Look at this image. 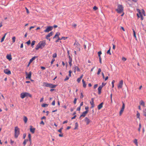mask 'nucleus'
Segmentation results:
<instances>
[{"label":"nucleus","instance_id":"13","mask_svg":"<svg viewBox=\"0 0 146 146\" xmlns=\"http://www.w3.org/2000/svg\"><path fill=\"white\" fill-rule=\"evenodd\" d=\"M92 101L90 102V103L92 105L91 108H93L94 107V99L92 98L91 99Z\"/></svg>","mask_w":146,"mask_h":146},{"label":"nucleus","instance_id":"41","mask_svg":"<svg viewBox=\"0 0 146 146\" xmlns=\"http://www.w3.org/2000/svg\"><path fill=\"white\" fill-rule=\"evenodd\" d=\"M115 83V80H113L111 82V84L112 85V88H113L114 87V83Z\"/></svg>","mask_w":146,"mask_h":146},{"label":"nucleus","instance_id":"7","mask_svg":"<svg viewBox=\"0 0 146 146\" xmlns=\"http://www.w3.org/2000/svg\"><path fill=\"white\" fill-rule=\"evenodd\" d=\"M53 27L52 26H48L47 27L46 29L44 31V32L48 33L52 30Z\"/></svg>","mask_w":146,"mask_h":146},{"label":"nucleus","instance_id":"14","mask_svg":"<svg viewBox=\"0 0 146 146\" xmlns=\"http://www.w3.org/2000/svg\"><path fill=\"white\" fill-rule=\"evenodd\" d=\"M69 60L68 61V63H69V65H70V66L71 67V66L72 65V58L71 57V56H69Z\"/></svg>","mask_w":146,"mask_h":146},{"label":"nucleus","instance_id":"64","mask_svg":"<svg viewBox=\"0 0 146 146\" xmlns=\"http://www.w3.org/2000/svg\"><path fill=\"white\" fill-rule=\"evenodd\" d=\"M26 134H24L23 135V138L25 139L26 137Z\"/></svg>","mask_w":146,"mask_h":146},{"label":"nucleus","instance_id":"48","mask_svg":"<svg viewBox=\"0 0 146 146\" xmlns=\"http://www.w3.org/2000/svg\"><path fill=\"white\" fill-rule=\"evenodd\" d=\"M26 43L28 44V45H29L31 44V41L30 40H29L28 41H27V42H26Z\"/></svg>","mask_w":146,"mask_h":146},{"label":"nucleus","instance_id":"32","mask_svg":"<svg viewBox=\"0 0 146 146\" xmlns=\"http://www.w3.org/2000/svg\"><path fill=\"white\" fill-rule=\"evenodd\" d=\"M78 127V124L77 122H76L75 124V127L74 128V129H77Z\"/></svg>","mask_w":146,"mask_h":146},{"label":"nucleus","instance_id":"9","mask_svg":"<svg viewBox=\"0 0 146 146\" xmlns=\"http://www.w3.org/2000/svg\"><path fill=\"white\" fill-rule=\"evenodd\" d=\"M74 45L75 47H77L79 49V50H80V44L78 42L76 41Z\"/></svg>","mask_w":146,"mask_h":146},{"label":"nucleus","instance_id":"20","mask_svg":"<svg viewBox=\"0 0 146 146\" xmlns=\"http://www.w3.org/2000/svg\"><path fill=\"white\" fill-rule=\"evenodd\" d=\"M31 128H30V131L33 133H34L35 132V128H32V126H30Z\"/></svg>","mask_w":146,"mask_h":146},{"label":"nucleus","instance_id":"50","mask_svg":"<svg viewBox=\"0 0 146 146\" xmlns=\"http://www.w3.org/2000/svg\"><path fill=\"white\" fill-rule=\"evenodd\" d=\"M77 99L76 98H75L74 99V104H76Z\"/></svg>","mask_w":146,"mask_h":146},{"label":"nucleus","instance_id":"35","mask_svg":"<svg viewBox=\"0 0 146 146\" xmlns=\"http://www.w3.org/2000/svg\"><path fill=\"white\" fill-rule=\"evenodd\" d=\"M110 49H111V47H110V49L108 51H107V53L108 54H109L110 55H111V53L110 52Z\"/></svg>","mask_w":146,"mask_h":146},{"label":"nucleus","instance_id":"26","mask_svg":"<svg viewBox=\"0 0 146 146\" xmlns=\"http://www.w3.org/2000/svg\"><path fill=\"white\" fill-rule=\"evenodd\" d=\"M82 82L83 83V87L85 88L86 87V83L84 81V79L82 80Z\"/></svg>","mask_w":146,"mask_h":146},{"label":"nucleus","instance_id":"59","mask_svg":"<svg viewBox=\"0 0 146 146\" xmlns=\"http://www.w3.org/2000/svg\"><path fill=\"white\" fill-rule=\"evenodd\" d=\"M57 38H58V39L56 41V42H58L59 40H61V38H59V36Z\"/></svg>","mask_w":146,"mask_h":146},{"label":"nucleus","instance_id":"58","mask_svg":"<svg viewBox=\"0 0 146 146\" xmlns=\"http://www.w3.org/2000/svg\"><path fill=\"white\" fill-rule=\"evenodd\" d=\"M14 141H13L11 139L10 140V143H11V145H13L14 143Z\"/></svg>","mask_w":146,"mask_h":146},{"label":"nucleus","instance_id":"52","mask_svg":"<svg viewBox=\"0 0 146 146\" xmlns=\"http://www.w3.org/2000/svg\"><path fill=\"white\" fill-rule=\"evenodd\" d=\"M122 60L123 61H125L126 60V58L124 57H123L122 58Z\"/></svg>","mask_w":146,"mask_h":146},{"label":"nucleus","instance_id":"63","mask_svg":"<svg viewBox=\"0 0 146 146\" xmlns=\"http://www.w3.org/2000/svg\"><path fill=\"white\" fill-rule=\"evenodd\" d=\"M58 135L60 137H62L63 136V133H62V134H59Z\"/></svg>","mask_w":146,"mask_h":146},{"label":"nucleus","instance_id":"53","mask_svg":"<svg viewBox=\"0 0 146 146\" xmlns=\"http://www.w3.org/2000/svg\"><path fill=\"white\" fill-rule=\"evenodd\" d=\"M55 104V102L54 100L53 101V102L52 103V105L53 106H54Z\"/></svg>","mask_w":146,"mask_h":146},{"label":"nucleus","instance_id":"37","mask_svg":"<svg viewBox=\"0 0 146 146\" xmlns=\"http://www.w3.org/2000/svg\"><path fill=\"white\" fill-rule=\"evenodd\" d=\"M48 106V104H43L42 105V106L44 108H45L46 107H47V106Z\"/></svg>","mask_w":146,"mask_h":146},{"label":"nucleus","instance_id":"46","mask_svg":"<svg viewBox=\"0 0 146 146\" xmlns=\"http://www.w3.org/2000/svg\"><path fill=\"white\" fill-rule=\"evenodd\" d=\"M55 60V59L54 58H52V61L51 62V64H52L53 63V62Z\"/></svg>","mask_w":146,"mask_h":146},{"label":"nucleus","instance_id":"39","mask_svg":"<svg viewBox=\"0 0 146 146\" xmlns=\"http://www.w3.org/2000/svg\"><path fill=\"white\" fill-rule=\"evenodd\" d=\"M88 108H89L88 106L86 107L85 108V109L86 110V111H87V113H88L89 111Z\"/></svg>","mask_w":146,"mask_h":146},{"label":"nucleus","instance_id":"49","mask_svg":"<svg viewBox=\"0 0 146 146\" xmlns=\"http://www.w3.org/2000/svg\"><path fill=\"white\" fill-rule=\"evenodd\" d=\"M62 129H63L62 128H60L58 130V132L61 133H62Z\"/></svg>","mask_w":146,"mask_h":146},{"label":"nucleus","instance_id":"29","mask_svg":"<svg viewBox=\"0 0 146 146\" xmlns=\"http://www.w3.org/2000/svg\"><path fill=\"white\" fill-rule=\"evenodd\" d=\"M137 11L139 13V14L140 16L142 15L141 13V10L139 9H137Z\"/></svg>","mask_w":146,"mask_h":146},{"label":"nucleus","instance_id":"57","mask_svg":"<svg viewBox=\"0 0 146 146\" xmlns=\"http://www.w3.org/2000/svg\"><path fill=\"white\" fill-rule=\"evenodd\" d=\"M81 109V107L80 106L79 107H78L77 109V110L80 111Z\"/></svg>","mask_w":146,"mask_h":146},{"label":"nucleus","instance_id":"28","mask_svg":"<svg viewBox=\"0 0 146 146\" xmlns=\"http://www.w3.org/2000/svg\"><path fill=\"white\" fill-rule=\"evenodd\" d=\"M23 120L25 123H26L28 119L26 116H24L23 118Z\"/></svg>","mask_w":146,"mask_h":146},{"label":"nucleus","instance_id":"23","mask_svg":"<svg viewBox=\"0 0 146 146\" xmlns=\"http://www.w3.org/2000/svg\"><path fill=\"white\" fill-rule=\"evenodd\" d=\"M83 75L82 74L81 75V76H80V78H78L77 79V81L78 83H79L80 82L81 79L83 77Z\"/></svg>","mask_w":146,"mask_h":146},{"label":"nucleus","instance_id":"10","mask_svg":"<svg viewBox=\"0 0 146 146\" xmlns=\"http://www.w3.org/2000/svg\"><path fill=\"white\" fill-rule=\"evenodd\" d=\"M123 84V80H121L119 82L118 86V88L119 89L121 88L122 87Z\"/></svg>","mask_w":146,"mask_h":146},{"label":"nucleus","instance_id":"61","mask_svg":"<svg viewBox=\"0 0 146 146\" xmlns=\"http://www.w3.org/2000/svg\"><path fill=\"white\" fill-rule=\"evenodd\" d=\"M40 124H42L43 125H44V123L42 121H41Z\"/></svg>","mask_w":146,"mask_h":146},{"label":"nucleus","instance_id":"16","mask_svg":"<svg viewBox=\"0 0 146 146\" xmlns=\"http://www.w3.org/2000/svg\"><path fill=\"white\" fill-rule=\"evenodd\" d=\"M87 113H87V111H84L83 112L82 114L80 115V118L82 117H85Z\"/></svg>","mask_w":146,"mask_h":146},{"label":"nucleus","instance_id":"43","mask_svg":"<svg viewBox=\"0 0 146 146\" xmlns=\"http://www.w3.org/2000/svg\"><path fill=\"white\" fill-rule=\"evenodd\" d=\"M72 72L70 70L69 71V77H71V73H72Z\"/></svg>","mask_w":146,"mask_h":146},{"label":"nucleus","instance_id":"22","mask_svg":"<svg viewBox=\"0 0 146 146\" xmlns=\"http://www.w3.org/2000/svg\"><path fill=\"white\" fill-rule=\"evenodd\" d=\"M37 58V57L35 56L32 57L31 59L30 60L29 62L30 63H31L36 58Z\"/></svg>","mask_w":146,"mask_h":146},{"label":"nucleus","instance_id":"25","mask_svg":"<svg viewBox=\"0 0 146 146\" xmlns=\"http://www.w3.org/2000/svg\"><path fill=\"white\" fill-rule=\"evenodd\" d=\"M60 35V33L59 32L55 34L54 36L53 37V38H56V37H58Z\"/></svg>","mask_w":146,"mask_h":146},{"label":"nucleus","instance_id":"11","mask_svg":"<svg viewBox=\"0 0 146 146\" xmlns=\"http://www.w3.org/2000/svg\"><path fill=\"white\" fill-rule=\"evenodd\" d=\"M84 121L86 122L87 125H88L90 122V119L87 117L85 118Z\"/></svg>","mask_w":146,"mask_h":146},{"label":"nucleus","instance_id":"6","mask_svg":"<svg viewBox=\"0 0 146 146\" xmlns=\"http://www.w3.org/2000/svg\"><path fill=\"white\" fill-rule=\"evenodd\" d=\"M45 86L47 87H49L50 88H55L56 87V85H53L51 84H49L47 83H45Z\"/></svg>","mask_w":146,"mask_h":146},{"label":"nucleus","instance_id":"12","mask_svg":"<svg viewBox=\"0 0 146 146\" xmlns=\"http://www.w3.org/2000/svg\"><path fill=\"white\" fill-rule=\"evenodd\" d=\"M53 33V32H51L50 33H48L46 36V38L47 39H48V38L50 37V36H52Z\"/></svg>","mask_w":146,"mask_h":146},{"label":"nucleus","instance_id":"8","mask_svg":"<svg viewBox=\"0 0 146 146\" xmlns=\"http://www.w3.org/2000/svg\"><path fill=\"white\" fill-rule=\"evenodd\" d=\"M27 76L26 77V79L28 78L29 79H31V74H32V72H31L30 71L29 73L28 74L27 72H25Z\"/></svg>","mask_w":146,"mask_h":146},{"label":"nucleus","instance_id":"15","mask_svg":"<svg viewBox=\"0 0 146 146\" xmlns=\"http://www.w3.org/2000/svg\"><path fill=\"white\" fill-rule=\"evenodd\" d=\"M4 72L6 74H11V72L10 70L7 69L4 70Z\"/></svg>","mask_w":146,"mask_h":146},{"label":"nucleus","instance_id":"21","mask_svg":"<svg viewBox=\"0 0 146 146\" xmlns=\"http://www.w3.org/2000/svg\"><path fill=\"white\" fill-rule=\"evenodd\" d=\"M7 33H5V34L2 37V38L1 39V42H2L4 41L5 38V36L6 35H7Z\"/></svg>","mask_w":146,"mask_h":146},{"label":"nucleus","instance_id":"45","mask_svg":"<svg viewBox=\"0 0 146 146\" xmlns=\"http://www.w3.org/2000/svg\"><path fill=\"white\" fill-rule=\"evenodd\" d=\"M68 37H62L61 38V40L63 39L64 40H65Z\"/></svg>","mask_w":146,"mask_h":146},{"label":"nucleus","instance_id":"19","mask_svg":"<svg viewBox=\"0 0 146 146\" xmlns=\"http://www.w3.org/2000/svg\"><path fill=\"white\" fill-rule=\"evenodd\" d=\"M103 103L102 102L100 103L99 105L98 106V110H100L103 107Z\"/></svg>","mask_w":146,"mask_h":146},{"label":"nucleus","instance_id":"38","mask_svg":"<svg viewBox=\"0 0 146 146\" xmlns=\"http://www.w3.org/2000/svg\"><path fill=\"white\" fill-rule=\"evenodd\" d=\"M141 124L140 123H139V127L138 129V131L139 132H140L141 131Z\"/></svg>","mask_w":146,"mask_h":146},{"label":"nucleus","instance_id":"44","mask_svg":"<svg viewBox=\"0 0 146 146\" xmlns=\"http://www.w3.org/2000/svg\"><path fill=\"white\" fill-rule=\"evenodd\" d=\"M98 56L99 57H101V55L102 54V52L101 51H99L98 52Z\"/></svg>","mask_w":146,"mask_h":146},{"label":"nucleus","instance_id":"62","mask_svg":"<svg viewBox=\"0 0 146 146\" xmlns=\"http://www.w3.org/2000/svg\"><path fill=\"white\" fill-rule=\"evenodd\" d=\"M44 98L43 97L41 98L40 100V102H41L43 101Z\"/></svg>","mask_w":146,"mask_h":146},{"label":"nucleus","instance_id":"60","mask_svg":"<svg viewBox=\"0 0 146 146\" xmlns=\"http://www.w3.org/2000/svg\"><path fill=\"white\" fill-rule=\"evenodd\" d=\"M134 143L136 144L137 145V139H135V141H134Z\"/></svg>","mask_w":146,"mask_h":146},{"label":"nucleus","instance_id":"17","mask_svg":"<svg viewBox=\"0 0 146 146\" xmlns=\"http://www.w3.org/2000/svg\"><path fill=\"white\" fill-rule=\"evenodd\" d=\"M6 58L9 61L11 60L12 59L11 55L10 54L7 55L6 56Z\"/></svg>","mask_w":146,"mask_h":146},{"label":"nucleus","instance_id":"40","mask_svg":"<svg viewBox=\"0 0 146 146\" xmlns=\"http://www.w3.org/2000/svg\"><path fill=\"white\" fill-rule=\"evenodd\" d=\"M57 54L56 53H55L53 54L52 57L53 58H56L57 57Z\"/></svg>","mask_w":146,"mask_h":146},{"label":"nucleus","instance_id":"54","mask_svg":"<svg viewBox=\"0 0 146 146\" xmlns=\"http://www.w3.org/2000/svg\"><path fill=\"white\" fill-rule=\"evenodd\" d=\"M106 84V83H104L102 82V85L100 86H102V88L103 86H104Z\"/></svg>","mask_w":146,"mask_h":146},{"label":"nucleus","instance_id":"2","mask_svg":"<svg viewBox=\"0 0 146 146\" xmlns=\"http://www.w3.org/2000/svg\"><path fill=\"white\" fill-rule=\"evenodd\" d=\"M20 134V129L18 127H15V137L17 138Z\"/></svg>","mask_w":146,"mask_h":146},{"label":"nucleus","instance_id":"36","mask_svg":"<svg viewBox=\"0 0 146 146\" xmlns=\"http://www.w3.org/2000/svg\"><path fill=\"white\" fill-rule=\"evenodd\" d=\"M16 38L15 36H13L12 38V42L13 43H14L15 41Z\"/></svg>","mask_w":146,"mask_h":146},{"label":"nucleus","instance_id":"5","mask_svg":"<svg viewBox=\"0 0 146 146\" xmlns=\"http://www.w3.org/2000/svg\"><path fill=\"white\" fill-rule=\"evenodd\" d=\"M122 108L120 110V111H119V114L120 116H121L122 115V113H123V112L125 108V104L123 102H122Z\"/></svg>","mask_w":146,"mask_h":146},{"label":"nucleus","instance_id":"30","mask_svg":"<svg viewBox=\"0 0 146 146\" xmlns=\"http://www.w3.org/2000/svg\"><path fill=\"white\" fill-rule=\"evenodd\" d=\"M140 115V114L138 112V111H137V118H139V119H140V118L139 117Z\"/></svg>","mask_w":146,"mask_h":146},{"label":"nucleus","instance_id":"56","mask_svg":"<svg viewBox=\"0 0 146 146\" xmlns=\"http://www.w3.org/2000/svg\"><path fill=\"white\" fill-rule=\"evenodd\" d=\"M83 96H83L82 93H81L80 94V98H82L83 97Z\"/></svg>","mask_w":146,"mask_h":146},{"label":"nucleus","instance_id":"42","mask_svg":"<svg viewBox=\"0 0 146 146\" xmlns=\"http://www.w3.org/2000/svg\"><path fill=\"white\" fill-rule=\"evenodd\" d=\"M101 70L100 68H99L98 69V71L97 72V74L99 75L100 74V72H101Z\"/></svg>","mask_w":146,"mask_h":146},{"label":"nucleus","instance_id":"34","mask_svg":"<svg viewBox=\"0 0 146 146\" xmlns=\"http://www.w3.org/2000/svg\"><path fill=\"white\" fill-rule=\"evenodd\" d=\"M35 40H33L32 42L31 45V46L33 48V46L35 44Z\"/></svg>","mask_w":146,"mask_h":146},{"label":"nucleus","instance_id":"18","mask_svg":"<svg viewBox=\"0 0 146 146\" xmlns=\"http://www.w3.org/2000/svg\"><path fill=\"white\" fill-rule=\"evenodd\" d=\"M102 88V86H100L98 88V94L99 95L101 93V91Z\"/></svg>","mask_w":146,"mask_h":146},{"label":"nucleus","instance_id":"3","mask_svg":"<svg viewBox=\"0 0 146 146\" xmlns=\"http://www.w3.org/2000/svg\"><path fill=\"white\" fill-rule=\"evenodd\" d=\"M116 10L118 13H121L123 11V8L122 5L119 4L118 5L117 8Z\"/></svg>","mask_w":146,"mask_h":146},{"label":"nucleus","instance_id":"47","mask_svg":"<svg viewBox=\"0 0 146 146\" xmlns=\"http://www.w3.org/2000/svg\"><path fill=\"white\" fill-rule=\"evenodd\" d=\"M69 79V77L68 76H66V78L64 79V81H66L67 80H68Z\"/></svg>","mask_w":146,"mask_h":146},{"label":"nucleus","instance_id":"33","mask_svg":"<svg viewBox=\"0 0 146 146\" xmlns=\"http://www.w3.org/2000/svg\"><path fill=\"white\" fill-rule=\"evenodd\" d=\"M133 36L136 39L137 37H136V35L135 32L133 29Z\"/></svg>","mask_w":146,"mask_h":146},{"label":"nucleus","instance_id":"4","mask_svg":"<svg viewBox=\"0 0 146 146\" xmlns=\"http://www.w3.org/2000/svg\"><path fill=\"white\" fill-rule=\"evenodd\" d=\"M29 96L31 97L32 96L31 94L27 92L21 93V97L22 99H23L26 97Z\"/></svg>","mask_w":146,"mask_h":146},{"label":"nucleus","instance_id":"27","mask_svg":"<svg viewBox=\"0 0 146 146\" xmlns=\"http://www.w3.org/2000/svg\"><path fill=\"white\" fill-rule=\"evenodd\" d=\"M74 68L76 69V70L78 72H80V69L77 66H74Z\"/></svg>","mask_w":146,"mask_h":146},{"label":"nucleus","instance_id":"55","mask_svg":"<svg viewBox=\"0 0 146 146\" xmlns=\"http://www.w3.org/2000/svg\"><path fill=\"white\" fill-rule=\"evenodd\" d=\"M98 9V7L96 6H94L93 8V9L95 10H96Z\"/></svg>","mask_w":146,"mask_h":146},{"label":"nucleus","instance_id":"24","mask_svg":"<svg viewBox=\"0 0 146 146\" xmlns=\"http://www.w3.org/2000/svg\"><path fill=\"white\" fill-rule=\"evenodd\" d=\"M140 105L142 106L143 107L145 106V102L143 100H141L139 102Z\"/></svg>","mask_w":146,"mask_h":146},{"label":"nucleus","instance_id":"1","mask_svg":"<svg viewBox=\"0 0 146 146\" xmlns=\"http://www.w3.org/2000/svg\"><path fill=\"white\" fill-rule=\"evenodd\" d=\"M46 44L45 40L40 41L36 46L35 48L36 50H38L39 48L42 49L45 46Z\"/></svg>","mask_w":146,"mask_h":146},{"label":"nucleus","instance_id":"51","mask_svg":"<svg viewBox=\"0 0 146 146\" xmlns=\"http://www.w3.org/2000/svg\"><path fill=\"white\" fill-rule=\"evenodd\" d=\"M25 9L26 10L27 13L28 14H29V11L27 7H25Z\"/></svg>","mask_w":146,"mask_h":146},{"label":"nucleus","instance_id":"31","mask_svg":"<svg viewBox=\"0 0 146 146\" xmlns=\"http://www.w3.org/2000/svg\"><path fill=\"white\" fill-rule=\"evenodd\" d=\"M28 141V139H25L23 143V144L24 145H25L26 144L27 142Z\"/></svg>","mask_w":146,"mask_h":146}]
</instances>
